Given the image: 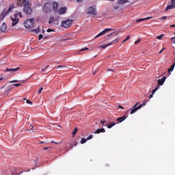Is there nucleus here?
I'll use <instances>...</instances> for the list:
<instances>
[{"instance_id":"1","label":"nucleus","mask_w":175,"mask_h":175,"mask_svg":"<svg viewBox=\"0 0 175 175\" xmlns=\"http://www.w3.org/2000/svg\"><path fill=\"white\" fill-rule=\"evenodd\" d=\"M18 6L23 8V12L25 14H32V8H31V1L29 0H18L17 2Z\"/></svg>"},{"instance_id":"2","label":"nucleus","mask_w":175,"mask_h":175,"mask_svg":"<svg viewBox=\"0 0 175 175\" xmlns=\"http://www.w3.org/2000/svg\"><path fill=\"white\" fill-rule=\"evenodd\" d=\"M18 16H20V17H23V14H21V12H18L14 14V17L11 16V21H12V27H14V25H17V23H18L19 21V19L18 18Z\"/></svg>"},{"instance_id":"3","label":"nucleus","mask_w":175,"mask_h":175,"mask_svg":"<svg viewBox=\"0 0 175 175\" xmlns=\"http://www.w3.org/2000/svg\"><path fill=\"white\" fill-rule=\"evenodd\" d=\"M35 23V19L31 18V19H27L26 21L24 23V25L25 28L27 29H31V28H33V24Z\"/></svg>"},{"instance_id":"4","label":"nucleus","mask_w":175,"mask_h":175,"mask_svg":"<svg viewBox=\"0 0 175 175\" xmlns=\"http://www.w3.org/2000/svg\"><path fill=\"white\" fill-rule=\"evenodd\" d=\"M53 10V4L50 2H48L44 4L43 7V12L44 13H50Z\"/></svg>"},{"instance_id":"5","label":"nucleus","mask_w":175,"mask_h":175,"mask_svg":"<svg viewBox=\"0 0 175 175\" xmlns=\"http://www.w3.org/2000/svg\"><path fill=\"white\" fill-rule=\"evenodd\" d=\"M88 14H92V16H96L98 11H96V5H92L88 8Z\"/></svg>"},{"instance_id":"6","label":"nucleus","mask_w":175,"mask_h":175,"mask_svg":"<svg viewBox=\"0 0 175 175\" xmlns=\"http://www.w3.org/2000/svg\"><path fill=\"white\" fill-rule=\"evenodd\" d=\"M72 23L73 21L68 19L66 21H63L61 23V25L64 28H69V27L72 25Z\"/></svg>"},{"instance_id":"7","label":"nucleus","mask_w":175,"mask_h":175,"mask_svg":"<svg viewBox=\"0 0 175 175\" xmlns=\"http://www.w3.org/2000/svg\"><path fill=\"white\" fill-rule=\"evenodd\" d=\"M118 38H116L115 40H112L111 42L106 44L105 45H101L98 46V49H102L103 50H105L106 47H109V46H111V44H114L116 43H118Z\"/></svg>"},{"instance_id":"8","label":"nucleus","mask_w":175,"mask_h":175,"mask_svg":"<svg viewBox=\"0 0 175 175\" xmlns=\"http://www.w3.org/2000/svg\"><path fill=\"white\" fill-rule=\"evenodd\" d=\"M110 31H113V29H110V28L105 29L103 31H101L97 36H95V39H96L97 38H100V36H102L105 33H107V32H110Z\"/></svg>"},{"instance_id":"9","label":"nucleus","mask_w":175,"mask_h":175,"mask_svg":"<svg viewBox=\"0 0 175 175\" xmlns=\"http://www.w3.org/2000/svg\"><path fill=\"white\" fill-rule=\"evenodd\" d=\"M139 105V103H137L133 107V109L131 110L130 114H134V113H136L137 110L139 109H142L140 105L137 106Z\"/></svg>"},{"instance_id":"10","label":"nucleus","mask_w":175,"mask_h":175,"mask_svg":"<svg viewBox=\"0 0 175 175\" xmlns=\"http://www.w3.org/2000/svg\"><path fill=\"white\" fill-rule=\"evenodd\" d=\"M126 118H128V111L125 113V115L124 116L118 118L117 119V121L118 122H122L123 121H125V120H126Z\"/></svg>"},{"instance_id":"11","label":"nucleus","mask_w":175,"mask_h":175,"mask_svg":"<svg viewBox=\"0 0 175 175\" xmlns=\"http://www.w3.org/2000/svg\"><path fill=\"white\" fill-rule=\"evenodd\" d=\"M52 10H53V12L58 11V3L53 2V3L52 4Z\"/></svg>"},{"instance_id":"12","label":"nucleus","mask_w":175,"mask_h":175,"mask_svg":"<svg viewBox=\"0 0 175 175\" xmlns=\"http://www.w3.org/2000/svg\"><path fill=\"white\" fill-rule=\"evenodd\" d=\"M66 13V8H60L58 10V14H65Z\"/></svg>"},{"instance_id":"13","label":"nucleus","mask_w":175,"mask_h":175,"mask_svg":"<svg viewBox=\"0 0 175 175\" xmlns=\"http://www.w3.org/2000/svg\"><path fill=\"white\" fill-rule=\"evenodd\" d=\"M165 80H166V77H163L162 79L158 80L157 85H163V83H165Z\"/></svg>"},{"instance_id":"14","label":"nucleus","mask_w":175,"mask_h":175,"mask_svg":"<svg viewBox=\"0 0 175 175\" xmlns=\"http://www.w3.org/2000/svg\"><path fill=\"white\" fill-rule=\"evenodd\" d=\"M151 18H152V16L146 17L144 18L137 19L136 23H142V21H144L146 20H151Z\"/></svg>"},{"instance_id":"15","label":"nucleus","mask_w":175,"mask_h":175,"mask_svg":"<svg viewBox=\"0 0 175 175\" xmlns=\"http://www.w3.org/2000/svg\"><path fill=\"white\" fill-rule=\"evenodd\" d=\"M17 70H20V67L16 68H7L5 72H17Z\"/></svg>"},{"instance_id":"16","label":"nucleus","mask_w":175,"mask_h":175,"mask_svg":"<svg viewBox=\"0 0 175 175\" xmlns=\"http://www.w3.org/2000/svg\"><path fill=\"white\" fill-rule=\"evenodd\" d=\"M105 132H106V131L105 130V129L102 128V129H97L94 133L96 134H98V133H105Z\"/></svg>"},{"instance_id":"17","label":"nucleus","mask_w":175,"mask_h":175,"mask_svg":"<svg viewBox=\"0 0 175 175\" xmlns=\"http://www.w3.org/2000/svg\"><path fill=\"white\" fill-rule=\"evenodd\" d=\"M6 28H7L6 23H3V25L0 27V30L1 31V32H5Z\"/></svg>"},{"instance_id":"18","label":"nucleus","mask_w":175,"mask_h":175,"mask_svg":"<svg viewBox=\"0 0 175 175\" xmlns=\"http://www.w3.org/2000/svg\"><path fill=\"white\" fill-rule=\"evenodd\" d=\"M175 5L173 4L169 5L166 8H165V12H167V10H170V9H174Z\"/></svg>"},{"instance_id":"19","label":"nucleus","mask_w":175,"mask_h":175,"mask_svg":"<svg viewBox=\"0 0 175 175\" xmlns=\"http://www.w3.org/2000/svg\"><path fill=\"white\" fill-rule=\"evenodd\" d=\"M126 2H128V0H118L119 5H124V3H126Z\"/></svg>"},{"instance_id":"20","label":"nucleus","mask_w":175,"mask_h":175,"mask_svg":"<svg viewBox=\"0 0 175 175\" xmlns=\"http://www.w3.org/2000/svg\"><path fill=\"white\" fill-rule=\"evenodd\" d=\"M5 16H7V15L5 10H3L2 14L0 15V20H3V18H5Z\"/></svg>"},{"instance_id":"21","label":"nucleus","mask_w":175,"mask_h":175,"mask_svg":"<svg viewBox=\"0 0 175 175\" xmlns=\"http://www.w3.org/2000/svg\"><path fill=\"white\" fill-rule=\"evenodd\" d=\"M12 10H13V7L10 6V8H9V9H8V11H5V15L9 14V13H10V12H12Z\"/></svg>"},{"instance_id":"22","label":"nucleus","mask_w":175,"mask_h":175,"mask_svg":"<svg viewBox=\"0 0 175 175\" xmlns=\"http://www.w3.org/2000/svg\"><path fill=\"white\" fill-rule=\"evenodd\" d=\"M114 125H116V122H111L109 125L107 124V126L108 129H110L111 128H113V126H114Z\"/></svg>"},{"instance_id":"23","label":"nucleus","mask_w":175,"mask_h":175,"mask_svg":"<svg viewBox=\"0 0 175 175\" xmlns=\"http://www.w3.org/2000/svg\"><path fill=\"white\" fill-rule=\"evenodd\" d=\"M31 31L32 32H34V33H39V32H40V29L38 27L37 29H33Z\"/></svg>"},{"instance_id":"24","label":"nucleus","mask_w":175,"mask_h":175,"mask_svg":"<svg viewBox=\"0 0 175 175\" xmlns=\"http://www.w3.org/2000/svg\"><path fill=\"white\" fill-rule=\"evenodd\" d=\"M158 90H159V85H157V86L152 91V94H155Z\"/></svg>"},{"instance_id":"25","label":"nucleus","mask_w":175,"mask_h":175,"mask_svg":"<svg viewBox=\"0 0 175 175\" xmlns=\"http://www.w3.org/2000/svg\"><path fill=\"white\" fill-rule=\"evenodd\" d=\"M77 131H78V129L77 128H75L74 129V131L72 132V137H75V136L76 135V134L77 133Z\"/></svg>"},{"instance_id":"26","label":"nucleus","mask_w":175,"mask_h":175,"mask_svg":"<svg viewBox=\"0 0 175 175\" xmlns=\"http://www.w3.org/2000/svg\"><path fill=\"white\" fill-rule=\"evenodd\" d=\"M146 105H147V100H144L143 101V103L141 104V105H139V107L142 108V107L146 106Z\"/></svg>"},{"instance_id":"27","label":"nucleus","mask_w":175,"mask_h":175,"mask_svg":"<svg viewBox=\"0 0 175 175\" xmlns=\"http://www.w3.org/2000/svg\"><path fill=\"white\" fill-rule=\"evenodd\" d=\"M163 36H165V34H161L160 36H157L156 39H159V40H162V38H163Z\"/></svg>"},{"instance_id":"28","label":"nucleus","mask_w":175,"mask_h":175,"mask_svg":"<svg viewBox=\"0 0 175 175\" xmlns=\"http://www.w3.org/2000/svg\"><path fill=\"white\" fill-rule=\"evenodd\" d=\"M174 66H175V63L174 64L172 65L171 67L168 69V72H173L174 69Z\"/></svg>"},{"instance_id":"29","label":"nucleus","mask_w":175,"mask_h":175,"mask_svg":"<svg viewBox=\"0 0 175 175\" xmlns=\"http://www.w3.org/2000/svg\"><path fill=\"white\" fill-rule=\"evenodd\" d=\"M87 140L88 139H85V138H82L81 142H80L81 144H84V143H87Z\"/></svg>"},{"instance_id":"30","label":"nucleus","mask_w":175,"mask_h":175,"mask_svg":"<svg viewBox=\"0 0 175 175\" xmlns=\"http://www.w3.org/2000/svg\"><path fill=\"white\" fill-rule=\"evenodd\" d=\"M131 39V36H127L126 38H125L122 43H125V42H127V40H129Z\"/></svg>"},{"instance_id":"31","label":"nucleus","mask_w":175,"mask_h":175,"mask_svg":"<svg viewBox=\"0 0 175 175\" xmlns=\"http://www.w3.org/2000/svg\"><path fill=\"white\" fill-rule=\"evenodd\" d=\"M54 21V17H51L49 20V24H52V23H53Z\"/></svg>"},{"instance_id":"32","label":"nucleus","mask_w":175,"mask_h":175,"mask_svg":"<svg viewBox=\"0 0 175 175\" xmlns=\"http://www.w3.org/2000/svg\"><path fill=\"white\" fill-rule=\"evenodd\" d=\"M23 100H26V103H27L28 105H32V101H31L29 100H27L26 98H23Z\"/></svg>"},{"instance_id":"33","label":"nucleus","mask_w":175,"mask_h":175,"mask_svg":"<svg viewBox=\"0 0 175 175\" xmlns=\"http://www.w3.org/2000/svg\"><path fill=\"white\" fill-rule=\"evenodd\" d=\"M49 66H50L49 65L46 66L44 68H42L41 70V72H46V70H47V68H49Z\"/></svg>"},{"instance_id":"34","label":"nucleus","mask_w":175,"mask_h":175,"mask_svg":"<svg viewBox=\"0 0 175 175\" xmlns=\"http://www.w3.org/2000/svg\"><path fill=\"white\" fill-rule=\"evenodd\" d=\"M77 146V142H75L72 145H70L71 148H73V147H76Z\"/></svg>"},{"instance_id":"35","label":"nucleus","mask_w":175,"mask_h":175,"mask_svg":"<svg viewBox=\"0 0 175 175\" xmlns=\"http://www.w3.org/2000/svg\"><path fill=\"white\" fill-rule=\"evenodd\" d=\"M105 122H106V121H103V120L100 121V123L103 124V125H104V126H107V124H105Z\"/></svg>"},{"instance_id":"36","label":"nucleus","mask_w":175,"mask_h":175,"mask_svg":"<svg viewBox=\"0 0 175 175\" xmlns=\"http://www.w3.org/2000/svg\"><path fill=\"white\" fill-rule=\"evenodd\" d=\"M42 91H43V88H40L38 91V94H42Z\"/></svg>"},{"instance_id":"37","label":"nucleus","mask_w":175,"mask_h":175,"mask_svg":"<svg viewBox=\"0 0 175 175\" xmlns=\"http://www.w3.org/2000/svg\"><path fill=\"white\" fill-rule=\"evenodd\" d=\"M51 143H54L55 144H62L63 142L62 141L59 142H51Z\"/></svg>"},{"instance_id":"38","label":"nucleus","mask_w":175,"mask_h":175,"mask_svg":"<svg viewBox=\"0 0 175 175\" xmlns=\"http://www.w3.org/2000/svg\"><path fill=\"white\" fill-rule=\"evenodd\" d=\"M92 137H93V136H92V135H89L88 137H87V140H91V139H92Z\"/></svg>"},{"instance_id":"39","label":"nucleus","mask_w":175,"mask_h":175,"mask_svg":"<svg viewBox=\"0 0 175 175\" xmlns=\"http://www.w3.org/2000/svg\"><path fill=\"white\" fill-rule=\"evenodd\" d=\"M166 50V48L163 47L159 52V54H162V52L163 51Z\"/></svg>"},{"instance_id":"40","label":"nucleus","mask_w":175,"mask_h":175,"mask_svg":"<svg viewBox=\"0 0 175 175\" xmlns=\"http://www.w3.org/2000/svg\"><path fill=\"white\" fill-rule=\"evenodd\" d=\"M171 40H172V43H174V44H175V37L171 38Z\"/></svg>"},{"instance_id":"41","label":"nucleus","mask_w":175,"mask_h":175,"mask_svg":"<svg viewBox=\"0 0 175 175\" xmlns=\"http://www.w3.org/2000/svg\"><path fill=\"white\" fill-rule=\"evenodd\" d=\"M166 18H167V16H165L160 18V20H166Z\"/></svg>"},{"instance_id":"42","label":"nucleus","mask_w":175,"mask_h":175,"mask_svg":"<svg viewBox=\"0 0 175 175\" xmlns=\"http://www.w3.org/2000/svg\"><path fill=\"white\" fill-rule=\"evenodd\" d=\"M14 87H20V85H21V83H14Z\"/></svg>"},{"instance_id":"43","label":"nucleus","mask_w":175,"mask_h":175,"mask_svg":"<svg viewBox=\"0 0 175 175\" xmlns=\"http://www.w3.org/2000/svg\"><path fill=\"white\" fill-rule=\"evenodd\" d=\"M86 50H88V47L83 48L82 49L80 50V51H85Z\"/></svg>"},{"instance_id":"44","label":"nucleus","mask_w":175,"mask_h":175,"mask_svg":"<svg viewBox=\"0 0 175 175\" xmlns=\"http://www.w3.org/2000/svg\"><path fill=\"white\" fill-rule=\"evenodd\" d=\"M47 32H54V29H48Z\"/></svg>"},{"instance_id":"45","label":"nucleus","mask_w":175,"mask_h":175,"mask_svg":"<svg viewBox=\"0 0 175 175\" xmlns=\"http://www.w3.org/2000/svg\"><path fill=\"white\" fill-rule=\"evenodd\" d=\"M41 39H43V35L40 34L39 35V40H40Z\"/></svg>"},{"instance_id":"46","label":"nucleus","mask_w":175,"mask_h":175,"mask_svg":"<svg viewBox=\"0 0 175 175\" xmlns=\"http://www.w3.org/2000/svg\"><path fill=\"white\" fill-rule=\"evenodd\" d=\"M137 43H140V39L139 38L137 41L135 42V44H137Z\"/></svg>"},{"instance_id":"47","label":"nucleus","mask_w":175,"mask_h":175,"mask_svg":"<svg viewBox=\"0 0 175 175\" xmlns=\"http://www.w3.org/2000/svg\"><path fill=\"white\" fill-rule=\"evenodd\" d=\"M59 68H66V66L61 65V66H57V69H59Z\"/></svg>"},{"instance_id":"48","label":"nucleus","mask_w":175,"mask_h":175,"mask_svg":"<svg viewBox=\"0 0 175 175\" xmlns=\"http://www.w3.org/2000/svg\"><path fill=\"white\" fill-rule=\"evenodd\" d=\"M172 5H175V0H171Z\"/></svg>"},{"instance_id":"49","label":"nucleus","mask_w":175,"mask_h":175,"mask_svg":"<svg viewBox=\"0 0 175 175\" xmlns=\"http://www.w3.org/2000/svg\"><path fill=\"white\" fill-rule=\"evenodd\" d=\"M154 96V94H150L149 99H151Z\"/></svg>"},{"instance_id":"50","label":"nucleus","mask_w":175,"mask_h":175,"mask_svg":"<svg viewBox=\"0 0 175 175\" xmlns=\"http://www.w3.org/2000/svg\"><path fill=\"white\" fill-rule=\"evenodd\" d=\"M118 109H122V110H124V107L121 105H118Z\"/></svg>"},{"instance_id":"51","label":"nucleus","mask_w":175,"mask_h":175,"mask_svg":"<svg viewBox=\"0 0 175 175\" xmlns=\"http://www.w3.org/2000/svg\"><path fill=\"white\" fill-rule=\"evenodd\" d=\"M107 72H114V70H111V69H107Z\"/></svg>"},{"instance_id":"52","label":"nucleus","mask_w":175,"mask_h":175,"mask_svg":"<svg viewBox=\"0 0 175 175\" xmlns=\"http://www.w3.org/2000/svg\"><path fill=\"white\" fill-rule=\"evenodd\" d=\"M3 76H2V75H0V80H3Z\"/></svg>"},{"instance_id":"53","label":"nucleus","mask_w":175,"mask_h":175,"mask_svg":"<svg viewBox=\"0 0 175 175\" xmlns=\"http://www.w3.org/2000/svg\"><path fill=\"white\" fill-rule=\"evenodd\" d=\"M113 33H110V34L107 35V36L108 38L110 37V36H113Z\"/></svg>"},{"instance_id":"54","label":"nucleus","mask_w":175,"mask_h":175,"mask_svg":"<svg viewBox=\"0 0 175 175\" xmlns=\"http://www.w3.org/2000/svg\"><path fill=\"white\" fill-rule=\"evenodd\" d=\"M18 81H17V80H14V81H11V83H17Z\"/></svg>"},{"instance_id":"55","label":"nucleus","mask_w":175,"mask_h":175,"mask_svg":"<svg viewBox=\"0 0 175 175\" xmlns=\"http://www.w3.org/2000/svg\"><path fill=\"white\" fill-rule=\"evenodd\" d=\"M170 27H171V28H174V27H175V25H170Z\"/></svg>"},{"instance_id":"56","label":"nucleus","mask_w":175,"mask_h":175,"mask_svg":"<svg viewBox=\"0 0 175 175\" xmlns=\"http://www.w3.org/2000/svg\"><path fill=\"white\" fill-rule=\"evenodd\" d=\"M43 150H49L48 147L43 148Z\"/></svg>"},{"instance_id":"57","label":"nucleus","mask_w":175,"mask_h":175,"mask_svg":"<svg viewBox=\"0 0 175 175\" xmlns=\"http://www.w3.org/2000/svg\"><path fill=\"white\" fill-rule=\"evenodd\" d=\"M114 9H115V10L118 9V6H115V7H114Z\"/></svg>"},{"instance_id":"58","label":"nucleus","mask_w":175,"mask_h":175,"mask_svg":"<svg viewBox=\"0 0 175 175\" xmlns=\"http://www.w3.org/2000/svg\"><path fill=\"white\" fill-rule=\"evenodd\" d=\"M14 172H17V168H14Z\"/></svg>"},{"instance_id":"59","label":"nucleus","mask_w":175,"mask_h":175,"mask_svg":"<svg viewBox=\"0 0 175 175\" xmlns=\"http://www.w3.org/2000/svg\"><path fill=\"white\" fill-rule=\"evenodd\" d=\"M30 126H31V130L33 129V126L31 124Z\"/></svg>"},{"instance_id":"60","label":"nucleus","mask_w":175,"mask_h":175,"mask_svg":"<svg viewBox=\"0 0 175 175\" xmlns=\"http://www.w3.org/2000/svg\"><path fill=\"white\" fill-rule=\"evenodd\" d=\"M40 144H44V142H40Z\"/></svg>"},{"instance_id":"61","label":"nucleus","mask_w":175,"mask_h":175,"mask_svg":"<svg viewBox=\"0 0 175 175\" xmlns=\"http://www.w3.org/2000/svg\"><path fill=\"white\" fill-rule=\"evenodd\" d=\"M77 2H81L82 0H77Z\"/></svg>"},{"instance_id":"62","label":"nucleus","mask_w":175,"mask_h":175,"mask_svg":"<svg viewBox=\"0 0 175 175\" xmlns=\"http://www.w3.org/2000/svg\"><path fill=\"white\" fill-rule=\"evenodd\" d=\"M70 40V38H69V39H65V40Z\"/></svg>"},{"instance_id":"63","label":"nucleus","mask_w":175,"mask_h":175,"mask_svg":"<svg viewBox=\"0 0 175 175\" xmlns=\"http://www.w3.org/2000/svg\"><path fill=\"white\" fill-rule=\"evenodd\" d=\"M96 72H93V75H96Z\"/></svg>"},{"instance_id":"64","label":"nucleus","mask_w":175,"mask_h":175,"mask_svg":"<svg viewBox=\"0 0 175 175\" xmlns=\"http://www.w3.org/2000/svg\"><path fill=\"white\" fill-rule=\"evenodd\" d=\"M24 172V171H22V172L21 173H23Z\"/></svg>"}]
</instances>
